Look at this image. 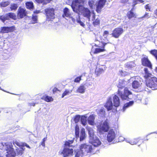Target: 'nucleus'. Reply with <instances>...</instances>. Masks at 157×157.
<instances>
[{"mask_svg": "<svg viewBox=\"0 0 157 157\" xmlns=\"http://www.w3.org/2000/svg\"><path fill=\"white\" fill-rule=\"evenodd\" d=\"M144 78L146 86L153 90H157V78L155 77H151L152 74L149 72L147 68H144Z\"/></svg>", "mask_w": 157, "mask_h": 157, "instance_id": "f257e3e1", "label": "nucleus"}, {"mask_svg": "<svg viewBox=\"0 0 157 157\" xmlns=\"http://www.w3.org/2000/svg\"><path fill=\"white\" fill-rule=\"evenodd\" d=\"M148 136H147L144 139H141L140 137L133 138L130 140L129 143L132 145L136 144L141 143V144L139 146H141L142 149H146L147 146L146 144H145L144 142L150 139L148 137Z\"/></svg>", "mask_w": 157, "mask_h": 157, "instance_id": "f03ea898", "label": "nucleus"}, {"mask_svg": "<svg viewBox=\"0 0 157 157\" xmlns=\"http://www.w3.org/2000/svg\"><path fill=\"white\" fill-rule=\"evenodd\" d=\"M118 87L119 89L117 91V94L121 97L122 100H126L129 99L128 96L129 95L132 94V93L130 91L127 87H125L124 90V93L123 94L122 91L121 90L124 87V86H121L119 84Z\"/></svg>", "mask_w": 157, "mask_h": 157, "instance_id": "7ed1b4c3", "label": "nucleus"}, {"mask_svg": "<svg viewBox=\"0 0 157 157\" xmlns=\"http://www.w3.org/2000/svg\"><path fill=\"white\" fill-rule=\"evenodd\" d=\"M79 148L82 150L84 154H94L95 153L94 147L85 143L81 144L79 146Z\"/></svg>", "mask_w": 157, "mask_h": 157, "instance_id": "20e7f679", "label": "nucleus"}, {"mask_svg": "<svg viewBox=\"0 0 157 157\" xmlns=\"http://www.w3.org/2000/svg\"><path fill=\"white\" fill-rule=\"evenodd\" d=\"M97 127L98 131L101 133L108 132L110 128L109 124L107 119L103 122H101Z\"/></svg>", "mask_w": 157, "mask_h": 157, "instance_id": "39448f33", "label": "nucleus"}, {"mask_svg": "<svg viewBox=\"0 0 157 157\" xmlns=\"http://www.w3.org/2000/svg\"><path fill=\"white\" fill-rule=\"evenodd\" d=\"M4 146H5L7 151L6 157H14L16 155V153L14 151L13 148L12 147V145L11 143L7 142L4 144H2Z\"/></svg>", "mask_w": 157, "mask_h": 157, "instance_id": "423d86ee", "label": "nucleus"}, {"mask_svg": "<svg viewBox=\"0 0 157 157\" xmlns=\"http://www.w3.org/2000/svg\"><path fill=\"white\" fill-rule=\"evenodd\" d=\"M85 2L84 0H75L72 2V7L73 11L77 13H79L80 10L78 8L81 7H83Z\"/></svg>", "mask_w": 157, "mask_h": 157, "instance_id": "0eeeda50", "label": "nucleus"}, {"mask_svg": "<svg viewBox=\"0 0 157 157\" xmlns=\"http://www.w3.org/2000/svg\"><path fill=\"white\" fill-rule=\"evenodd\" d=\"M123 32V29L121 27H118L115 28L113 30L111 35L112 37L115 38H117Z\"/></svg>", "mask_w": 157, "mask_h": 157, "instance_id": "6e6552de", "label": "nucleus"}, {"mask_svg": "<svg viewBox=\"0 0 157 157\" xmlns=\"http://www.w3.org/2000/svg\"><path fill=\"white\" fill-rule=\"evenodd\" d=\"M141 63L143 66L147 67L151 70L152 69V64L147 56H145L142 58Z\"/></svg>", "mask_w": 157, "mask_h": 157, "instance_id": "1a4fd4ad", "label": "nucleus"}, {"mask_svg": "<svg viewBox=\"0 0 157 157\" xmlns=\"http://www.w3.org/2000/svg\"><path fill=\"white\" fill-rule=\"evenodd\" d=\"M106 1V0H99L96 2V11L97 13H101L102 9L105 4Z\"/></svg>", "mask_w": 157, "mask_h": 157, "instance_id": "9d476101", "label": "nucleus"}, {"mask_svg": "<svg viewBox=\"0 0 157 157\" xmlns=\"http://www.w3.org/2000/svg\"><path fill=\"white\" fill-rule=\"evenodd\" d=\"M131 79H134V80L132 83V88L134 89H139L142 84L140 81H138L136 80L138 79L137 76H134L131 78Z\"/></svg>", "mask_w": 157, "mask_h": 157, "instance_id": "9b49d317", "label": "nucleus"}, {"mask_svg": "<svg viewBox=\"0 0 157 157\" xmlns=\"http://www.w3.org/2000/svg\"><path fill=\"white\" fill-rule=\"evenodd\" d=\"M9 18L15 20L17 17L15 14L13 13H10L8 14L4 15L0 17V19L3 22L6 20H8Z\"/></svg>", "mask_w": 157, "mask_h": 157, "instance_id": "f8f14e48", "label": "nucleus"}, {"mask_svg": "<svg viewBox=\"0 0 157 157\" xmlns=\"http://www.w3.org/2000/svg\"><path fill=\"white\" fill-rule=\"evenodd\" d=\"M73 152V149H70L68 147H64L60 154H63V157H67L72 155Z\"/></svg>", "mask_w": 157, "mask_h": 157, "instance_id": "ddd939ff", "label": "nucleus"}, {"mask_svg": "<svg viewBox=\"0 0 157 157\" xmlns=\"http://www.w3.org/2000/svg\"><path fill=\"white\" fill-rule=\"evenodd\" d=\"M81 13L84 17L88 19L89 21L90 20L91 12L88 8L83 7Z\"/></svg>", "mask_w": 157, "mask_h": 157, "instance_id": "4468645a", "label": "nucleus"}, {"mask_svg": "<svg viewBox=\"0 0 157 157\" xmlns=\"http://www.w3.org/2000/svg\"><path fill=\"white\" fill-rule=\"evenodd\" d=\"M116 137V134L115 132L113 129H110L107 136V140L109 142H111L113 141Z\"/></svg>", "mask_w": 157, "mask_h": 157, "instance_id": "2eb2a0df", "label": "nucleus"}, {"mask_svg": "<svg viewBox=\"0 0 157 157\" xmlns=\"http://www.w3.org/2000/svg\"><path fill=\"white\" fill-rule=\"evenodd\" d=\"M27 14L26 10L21 7L18 8L17 11V17L18 18H22L25 16Z\"/></svg>", "mask_w": 157, "mask_h": 157, "instance_id": "dca6fc26", "label": "nucleus"}, {"mask_svg": "<svg viewBox=\"0 0 157 157\" xmlns=\"http://www.w3.org/2000/svg\"><path fill=\"white\" fill-rule=\"evenodd\" d=\"M0 30L1 33H5L13 32L16 30V29L14 26L3 27H2Z\"/></svg>", "mask_w": 157, "mask_h": 157, "instance_id": "f3484780", "label": "nucleus"}, {"mask_svg": "<svg viewBox=\"0 0 157 157\" xmlns=\"http://www.w3.org/2000/svg\"><path fill=\"white\" fill-rule=\"evenodd\" d=\"M100 43L102 44L101 48H96L94 51V54H98L100 52H103L105 51V46L107 44L109 43V42H105L103 41H101Z\"/></svg>", "mask_w": 157, "mask_h": 157, "instance_id": "a211bd4d", "label": "nucleus"}, {"mask_svg": "<svg viewBox=\"0 0 157 157\" xmlns=\"http://www.w3.org/2000/svg\"><path fill=\"white\" fill-rule=\"evenodd\" d=\"M92 17L91 20L93 21L92 24L94 26L99 25L100 24V19L99 18L95 19L96 15L94 11L92 12Z\"/></svg>", "mask_w": 157, "mask_h": 157, "instance_id": "6ab92c4d", "label": "nucleus"}, {"mask_svg": "<svg viewBox=\"0 0 157 157\" xmlns=\"http://www.w3.org/2000/svg\"><path fill=\"white\" fill-rule=\"evenodd\" d=\"M71 13L70 12L69 9L67 8H65L63 10V13L62 16L63 18L67 17V18L71 17Z\"/></svg>", "mask_w": 157, "mask_h": 157, "instance_id": "aec40b11", "label": "nucleus"}, {"mask_svg": "<svg viewBox=\"0 0 157 157\" xmlns=\"http://www.w3.org/2000/svg\"><path fill=\"white\" fill-rule=\"evenodd\" d=\"M75 157H82L84 155L83 151L80 148L74 151Z\"/></svg>", "mask_w": 157, "mask_h": 157, "instance_id": "412c9836", "label": "nucleus"}, {"mask_svg": "<svg viewBox=\"0 0 157 157\" xmlns=\"http://www.w3.org/2000/svg\"><path fill=\"white\" fill-rule=\"evenodd\" d=\"M133 9L128 11L127 13L126 16L128 19L130 20L133 18H136V14L133 12Z\"/></svg>", "mask_w": 157, "mask_h": 157, "instance_id": "4be33fe9", "label": "nucleus"}, {"mask_svg": "<svg viewBox=\"0 0 157 157\" xmlns=\"http://www.w3.org/2000/svg\"><path fill=\"white\" fill-rule=\"evenodd\" d=\"M105 107L108 111L111 110L113 108V104L111 99H109L107 101Z\"/></svg>", "mask_w": 157, "mask_h": 157, "instance_id": "5701e85b", "label": "nucleus"}, {"mask_svg": "<svg viewBox=\"0 0 157 157\" xmlns=\"http://www.w3.org/2000/svg\"><path fill=\"white\" fill-rule=\"evenodd\" d=\"M113 105L115 107H118L120 104V100L118 97L116 95H115L113 98Z\"/></svg>", "mask_w": 157, "mask_h": 157, "instance_id": "b1692460", "label": "nucleus"}, {"mask_svg": "<svg viewBox=\"0 0 157 157\" xmlns=\"http://www.w3.org/2000/svg\"><path fill=\"white\" fill-rule=\"evenodd\" d=\"M91 140L94 147L98 146L101 144V142L98 138H96L95 137L94 139H92Z\"/></svg>", "mask_w": 157, "mask_h": 157, "instance_id": "393cba45", "label": "nucleus"}, {"mask_svg": "<svg viewBox=\"0 0 157 157\" xmlns=\"http://www.w3.org/2000/svg\"><path fill=\"white\" fill-rule=\"evenodd\" d=\"M94 116L93 115H90L88 117L87 121L88 124L92 125H94Z\"/></svg>", "mask_w": 157, "mask_h": 157, "instance_id": "a878e982", "label": "nucleus"}, {"mask_svg": "<svg viewBox=\"0 0 157 157\" xmlns=\"http://www.w3.org/2000/svg\"><path fill=\"white\" fill-rule=\"evenodd\" d=\"M80 141L83 140L86 138V133L85 130L84 128L81 129L80 132V135L79 137Z\"/></svg>", "mask_w": 157, "mask_h": 157, "instance_id": "bb28decb", "label": "nucleus"}, {"mask_svg": "<svg viewBox=\"0 0 157 157\" xmlns=\"http://www.w3.org/2000/svg\"><path fill=\"white\" fill-rule=\"evenodd\" d=\"M74 139L73 138L72 140L66 141L65 142V143L64 144V147H72V145L71 144L73 143L74 141Z\"/></svg>", "mask_w": 157, "mask_h": 157, "instance_id": "cd10ccee", "label": "nucleus"}, {"mask_svg": "<svg viewBox=\"0 0 157 157\" xmlns=\"http://www.w3.org/2000/svg\"><path fill=\"white\" fill-rule=\"evenodd\" d=\"M135 66V64L134 62L131 61L125 64V67L128 69H131Z\"/></svg>", "mask_w": 157, "mask_h": 157, "instance_id": "c85d7f7f", "label": "nucleus"}, {"mask_svg": "<svg viewBox=\"0 0 157 157\" xmlns=\"http://www.w3.org/2000/svg\"><path fill=\"white\" fill-rule=\"evenodd\" d=\"M25 149V148H24L23 146L17 147L16 149L17 154L19 155H21L23 154Z\"/></svg>", "mask_w": 157, "mask_h": 157, "instance_id": "c756f323", "label": "nucleus"}, {"mask_svg": "<svg viewBox=\"0 0 157 157\" xmlns=\"http://www.w3.org/2000/svg\"><path fill=\"white\" fill-rule=\"evenodd\" d=\"M55 9L53 8H50V20L55 18Z\"/></svg>", "mask_w": 157, "mask_h": 157, "instance_id": "7c9ffc66", "label": "nucleus"}, {"mask_svg": "<svg viewBox=\"0 0 157 157\" xmlns=\"http://www.w3.org/2000/svg\"><path fill=\"white\" fill-rule=\"evenodd\" d=\"M88 131L90 139H94L95 136L93 130L92 128H90L88 129Z\"/></svg>", "mask_w": 157, "mask_h": 157, "instance_id": "2f4dec72", "label": "nucleus"}, {"mask_svg": "<svg viewBox=\"0 0 157 157\" xmlns=\"http://www.w3.org/2000/svg\"><path fill=\"white\" fill-rule=\"evenodd\" d=\"M85 87L83 85L80 86L76 90V92L83 93L85 92Z\"/></svg>", "mask_w": 157, "mask_h": 157, "instance_id": "473e14b6", "label": "nucleus"}, {"mask_svg": "<svg viewBox=\"0 0 157 157\" xmlns=\"http://www.w3.org/2000/svg\"><path fill=\"white\" fill-rule=\"evenodd\" d=\"M150 54L154 56L157 60V50L154 49L149 51Z\"/></svg>", "mask_w": 157, "mask_h": 157, "instance_id": "72a5a7b5", "label": "nucleus"}, {"mask_svg": "<svg viewBox=\"0 0 157 157\" xmlns=\"http://www.w3.org/2000/svg\"><path fill=\"white\" fill-rule=\"evenodd\" d=\"M26 7L30 10L33 8V3L32 2H28L25 3Z\"/></svg>", "mask_w": 157, "mask_h": 157, "instance_id": "f704fd0d", "label": "nucleus"}, {"mask_svg": "<svg viewBox=\"0 0 157 157\" xmlns=\"http://www.w3.org/2000/svg\"><path fill=\"white\" fill-rule=\"evenodd\" d=\"M72 90H69L66 89L63 93L62 96V98H63L65 96L69 95L71 94L72 92Z\"/></svg>", "mask_w": 157, "mask_h": 157, "instance_id": "c9c22d12", "label": "nucleus"}, {"mask_svg": "<svg viewBox=\"0 0 157 157\" xmlns=\"http://www.w3.org/2000/svg\"><path fill=\"white\" fill-rule=\"evenodd\" d=\"M104 72L103 69L99 68L95 71V74L97 76H99Z\"/></svg>", "mask_w": 157, "mask_h": 157, "instance_id": "e433bc0d", "label": "nucleus"}, {"mask_svg": "<svg viewBox=\"0 0 157 157\" xmlns=\"http://www.w3.org/2000/svg\"><path fill=\"white\" fill-rule=\"evenodd\" d=\"M134 103V101H130L124 104V108H126L128 107L132 106Z\"/></svg>", "mask_w": 157, "mask_h": 157, "instance_id": "4c0bfd02", "label": "nucleus"}, {"mask_svg": "<svg viewBox=\"0 0 157 157\" xmlns=\"http://www.w3.org/2000/svg\"><path fill=\"white\" fill-rule=\"evenodd\" d=\"M18 7L17 4L13 3L11 4L10 5V8L11 10H16Z\"/></svg>", "mask_w": 157, "mask_h": 157, "instance_id": "58836bf2", "label": "nucleus"}, {"mask_svg": "<svg viewBox=\"0 0 157 157\" xmlns=\"http://www.w3.org/2000/svg\"><path fill=\"white\" fill-rule=\"evenodd\" d=\"M80 118V115H76L74 117V121L75 123H77L79 121Z\"/></svg>", "mask_w": 157, "mask_h": 157, "instance_id": "ea45409f", "label": "nucleus"}, {"mask_svg": "<svg viewBox=\"0 0 157 157\" xmlns=\"http://www.w3.org/2000/svg\"><path fill=\"white\" fill-rule=\"evenodd\" d=\"M75 134L76 138H78L79 137V128L78 127L77 128L76 127L75 128Z\"/></svg>", "mask_w": 157, "mask_h": 157, "instance_id": "a19ab883", "label": "nucleus"}, {"mask_svg": "<svg viewBox=\"0 0 157 157\" xmlns=\"http://www.w3.org/2000/svg\"><path fill=\"white\" fill-rule=\"evenodd\" d=\"M38 3H43V4H46L49 2V0H36Z\"/></svg>", "mask_w": 157, "mask_h": 157, "instance_id": "79ce46f5", "label": "nucleus"}, {"mask_svg": "<svg viewBox=\"0 0 157 157\" xmlns=\"http://www.w3.org/2000/svg\"><path fill=\"white\" fill-rule=\"evenodd\" d=\"M32 23L33 24H35L37 23V17L36 16H33L32 17Z\"/></svg>", "mask_w": 157, "mask_h": 157, "instance_id": "37998d69", "label": "nucleus"}, {"mask_svg": "<svg viewBox=\"0 0 157 157\" xmlns=\"http://www.w3.org/2000/svg\"><path fill=\"white\" fill-rule=\"evenodd\" d=\"M82 75L77 77L74 80V82L77 83H78L81 80Z\"/></svg>", "mask_w": 157, "mask_h": 157, "instance_id": "c03bdc74", "label": "nucleus"}, {"mask_svg": "<svg viewBox=\"0 0 157 157\" xmlns=\"http://www.w3.org/2000/svg\"><path fill=\"white\" fill-rule=\"evenodd\" d=\"M9 4V3L8 2H2L0 4L1 6L5 7L7 6Z\"/></svg>", "mask_w": 157, "mask_h": 157, "instance_id": "a18cd8bd", "label": "nucleus"}, {"mask_svg": "<svg viewBox=\"0 0 157 157\" xmlns=\"http://www.w3.org/2000/svg\"><path fill=\"white\" fill-rule=\"evenodd\" d=\"M41 99L44 100L47 102L49 101V97L48 96L46 95H44L41 98Z\"/></svg>", "mask_w": 157, "mask_h": 157, "instance_id": "49530a36", "label": "nucleus"}, {"mask_svg": "<svg viewBox=\"0 0 157 157\" xmlns=\"http://www.w3.org/2000/svg\"><path fill=\"white\" fill-rule=\"evenodd\" d=\"M94 2V1H93L92 0L89 1L88 2L89 6L91 9L93 8Z\"/></svg>", "mask_w": 157, "mask_h": 157, "instance_id": "de8ad7c7", "label": "nucleus"}, {"mask_svg": "<svg viewBox=\"0 0 157 157\" xmlns=\"http://www.w3.org/2000/svg\"><path fill=\"white\" fill-rule=\"evenodd\" d=\"M13 144L14 145H16L17 146H18V147H20L23 146V145H22L19 142H18L16 141H13Z\"/></svg>", "mask_w": 157, "mask_h": 157, "instance_id": "09e8293b", "label": "nucleus"}, {"mask_svg": "<svg viewBox=\"0 0 157 157\" xmlns=\"http://www.w3.org/2000/svg\"><path fill=\"white\" fill-rule=\"evenodd\" d=\"M81 121L82 123L83 124L85 125L86 121V119L85 117H82L81 119Z\"/></svg>", "mask_w": 157, "mask_h": 157, "instance_id": "8fccbe9b", "label": "nucleus"}, {"mask_svg": "<svg viewBox=\"0 0 157 157\" xmlns=\"http://www.w3.org/2000/svg\"><path fill=\"white\" fill-rule=\"evenodd\" d=\"M45 14L47 18H48L49 15V10L48 9L45 10Z\"/></svg>", "mask_w": 157, "mask_h": 157, "instance_id": "3c124183", "label": "nucleus"}, {"mask_svg": "<svg viewBox=\"0 0 157 157\" xmlns=\"http://www.w3.org/2000/svg\"><path fill=\"white\" fill-rule=\"evenodd\" d=\"M145 8L147 11L148 10V11H151V8L148 4H147L145 5Z\"/></svg>", "mask_w": 157, "mask_h": 157, "instance_id": "603ef678", "label": "nucleus"}, {"mask_svg": "<svg viewBox=\"0 0 157 157\" xmlns=\"http://www.w3.org/2000/svg\"><path fill=\"white\" fill-rule=\"evenodd\" d=\"M77 22L78 23H79L81 26H82L83 27H84L85 25L80 20H78L77 21Z\"/></svg>", "mask_w": 157, "mask_h": 157, "instance_id": "864d4df0", "label": "nucleus"}, {"mask_svg": "<svg viewBox=\"0 0 157 157\" xmlns=\"http://www.w3.org/2000/svg\"><path fill=\"white\" fill-rule=\"evenodd\" d=\"M58 91H59V90H58V89L57 88L55 87H54L52 90V91H53V93H54V94H55V93H56V92H57Z\"/></svg>", "mask_w": 157, "mask_h": 157, "instance_id": "5fc2aeb1", "label": "nucleus"}, {"mask_svg": "<svg viewBox=\"0 0 157 157\" xmlns=\"http://www.w3.org/2000/svg\"><path fill=\"white\" fill-rule=\"evenodd\" d=\"M109 34V32L108 31L105 30V31L103 34V36H104L105 35H108Z\"/></svg>", "mask_w": 157, "mask_h": 157, "instance_id": "6e6d98bb", "label": "nucleus"}, {"mask_svg": "<svg viewBox=\"0 0 157 157\" xmlns=\"http://www.w3.org/2000/svg\"><path fill=\"white\" fill-rule=\"evenodd\" d=\"M148 88L147 87L145 86V87L144 88L142 89L141 90V91H147L148 90Z\"/></svg>", "mask_w": 157, "mask_h": 157, "instance_id": "4d7b16f0", "label": "nucleus"}, {"mask_svg": "<svg viewBox=\"0 0 157 157\" xmlns=\"http://www.w3.org/2000/svg\"><path fill=\"white\" fill-rule=\"evenodd\" d=\"M23 146L24 147L25 146H26V147H28V148H30V147H29V146L28 144H23Z\"/></svg>", "mask_w": 157, "mask_h": 157, "instance_id": "13d9d810", "label": "nucleus"}, {"mask_svg": "<svg viewBox=\"0 0 157 157\" xmlns=\"http://www.w3.org/2000/svg\"><path fill=\"white\" fill-rule=\"evenodd\" d=\"M71 18L72 20V21H73V22H75V18H73L72 16H71V17H70V18Z\"/></svg>", "mask_w": 157, "mask_h": 157, "instance_id": "bf43d9fd", "label": "nucleus"}, {"mask_svg": "<svg viewBox=\"0 0 157 157\" xmlns=\"http://www.w3.org/2000/svg\"><path fill=\"white\" fill-rule=\"evenodd\" d=\"M101 112H103V113H105V111H104L103 109H101L99 111V112L100 113Z\"/></svg>", "mask_w": 157, "mask_h": 157, "instance_id": "052dcab7", "label": "nucleus"}, {"mask_svg": "<svg viewBox=\"0 0 157 157\" xmlns=\"http://www.w3.org/2000/svg\"><path fill=\"white\" fill-rule=\"evenodd\" d=\"M154 14L156 16H157V9H156L154 12Z\"/></svg>", "mask_w": 157, "mask_h": 157, "instance_id": "680f3d73", "label": "nucleus"}, {"mask_svg": "<svg viewBox=\"0 0 157 157\" xmlns=\"http://www.w3.org/2000/svg\"><path fill=\"white\" fill-rule=\"evenodd\" d=\"M53 98L52 97H50V102L51 101H53Z\"/></svg>", "mask_w": 157, "mask_h": 157, "instance_id": "e2e57ef3", "label": "nucleus"}, {"mask_svg": "<svg viewBox=\"0 0 157 157\" xmlns=\"http://www.w3.org/2000/svg\"><path fill=\"white\" fill-rule=\"evenodd\" d=\"M34 13H40V11H39V10L36 11H35L34 12Z\"/></svg>", "mask_w": 157, "mask_h": 157, "instance_id": "0e129e2a", "label": "nucleus"}, {"mask_svg": "<svg viewBox=\"0 0 157 157\" xmlns=\"http://www.w3.org/2000/svg\"><path fill=\"white\" fill-rule=\"evenodd\" d=\"M95 46L97 47H100V46L97 44H95Z\"/></svg>", "mask_w": 157, "mask_h": 157, "instance_id": "69168bd1", "label": "nucleus"}, {"mask_svg": "<svg viewBox=\"0 0 157 157\" xmlns=\"http://www.w3.org/2000/svg\"><path fill=\"white\" fill-rule=\"evenodd\" d=\"M41 145L42 146H44V142H43L41 144Z\"/></svg>", "mask_w": 157, "mask_h": 157, "instance_id": "338daca9", "label": "nucleus"}, {"mask_svg": "<svg viewBox=\"0 0 157 157\" xmlns=\"http://www.w3.org/2000/svg\"><path fill=\"white\" fill-rule=\"evenodd\" d=\"M155 71L157 73V67L155 68Z\"/></svg>", "mask_w": 157, "mask_h": 157, "instance_id": "774afa93", "label": "nucleus"}]
</instances>
